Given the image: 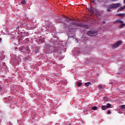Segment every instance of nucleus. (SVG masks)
<instances>
[{
	"mask_svg": "<svg viewBox=\"0 0 125 125\" xmlns=\"http://www.w3.org/2000/svg\"><path fill=\"white\" fill-rule=\"evenodd\" d=\"M65 19H66V21H70V20H71L68 19V18H67V17L65 18Z\"/></svg>",
	"mask_w": 125,
	"mask_h": 125,
	"instance_id": "obj_19",
	"label": "nucleus"
},
{
	"mask_svg": "<svg viewBox=\"0 0 125 125\" xmlns=\"http://www.w3.org/2000/svg\"><path fill=\"white\" fill-rule=\"evenodd\" d=\"M121 5H122V4L120 3L111 4L108 6V8L106 10V11L110 12L112 8H118V7H120Z\"/></svg>",
	"mask_w": 125,
	"mask_h": 125,
	"instance_id": "obj_2",
	"label": "nucleus"
},
{
	"mask_svg": "<svg viewBox=\"0 0 125 125\" xmlns=\"http://www.w3.org/2000/svg\"><path fill=\"white\" fill-rule=\"evenodd\" d=\"M35 53H37V52H39V47H36L34 50Z\"/></svg>",
	"mask_w": 125,
	"mask_h": 125,
	"instance_id": "obj_10",
	"label": "nucleus"
},
{
	"mask_svg": "<svg viewBox=\"0 0 125 125\" xmlns=\"http://www.w3.org/2000/svg\"><path fill=\"white\" fill-rule=\"evenodd\" d=\"M125 26V23H123V22L121 23V25L119 26V28H124Z\"/></svg>",
	"mask_w": 125,
	"mask_h": 125,
	"instance_id": "obj_9",
	"label": "nucleus"
},
{
	"mask_svg": "<svg viewBox=\"0 0 125 125\" xmlns=\"http://www.w3.org/2000/svg\"><path fill=\"white\" fill-rule=\"evenodd\" d=\"M107 114H111V111H110V110H108V111H107Z\"/></svg>",
	"mask_w": 125,
	"mask_h": 125,
	"instance_id": "obj_21",
	"label": "nucleus"
},
{
	"mask_svg": "<svg viewBox=\"0 0 125 125\" xmlns=\"http://www.w3.org/2000/svg\"><path fill=\"white\" fill-rule=\"evenodd\" d=\"M107 107L106 105H103L102 106V110H107Z\"/></svg>",
	"mask_w": 125,
	"mask_h": 125,
	"instance_id": "obj_7",
	"label": "nucleus"
},
{
	"mask_svg": "<svg viewBox=\"0 0 125 125\" xmlns=\"http://www.w3.org/2000/svg\"><path fill=\"white\" fill-rule=\"evenodd\" d=\"M121 109H125V104H122V105H121Z\"/></svg>",
	"mask_w": 125,
	"mask_h": 125,
	"instance_id": "obj_17",
	"label": "nucleus"
},
{
	"mask_svg": "<svg viewBox=\"0 0 125 125\" xmlns=\"http://www.w3.org/2000/svg\"><path fill=\"white\" fill-rule=\"evenodd\" d=\"M59 19H61V18H59Z\"/></svg>",
	"mask_w": 125,
	"mask_h": 125,
	"instance_id": "obj_28",
	"label": "nucleus"
},
{
	"mask_svg": "<svg viewBox=\"0 0 125 125\" xmlns=\"http://www.w3.org/2000/svg\"><path fill=\"white\" fill-rule=\"evenodd\" d=\"M120 44H122V41H119L117 42L115 44H113L112 46V48H117Z\"/></svg>",
	"mask_w": 125,
	"mask_h": 125,
	"instance_id": "obj_4",
	"label": "nucleus"
},
{
	"mask_svg": "<svg viewBox=\"0 0 125 125\" xmlns=\"http://www.w3.org/2000/svg\"><path fill=\"white\" fill-rule=\"evenodd\" d=\"M79 25L80 27H83V24H82V23H79Z\"/></svg>",
	"mask_w": 125,
	"mask_h": 125,
	"instance_id": "obj_20",
	"label": "nucleus"
},
{
	"mask_svg": "<svg viewBox=\"0 0 125 125\" xmlns=\"http://www.w3.org/2000/svg\"><path fill=\"white\" fill-rule=\"evenodd\" d=\"M90 2H92V3H96V0H90Z\"/></svg>",
	"mask_w": 125,
	"mask_h": 125,
	"instance_id": "obj_15",
	"label": "nucleus"
},
{
	"mask_svg": "<svg viewBox=\"0 0 125 125\" xmlns=\"http://www.w3.org/2000/svg\"><path fill=\"white\" fill-rule=\"evenodd\" d=\"M1 38H0V42H1Z\"/></svg>",
	"mask_w": 125,
	"mask_h": 125,
	"instance_id": "obj_26",
	"label": "nucleus"
},
{
	"mask_svg": "<svg viewBox=\"0 0 125 125\" xmlns=\"http://www.w3.org/2000/svg\"><path fill=\"white\" fill-rule=\"evenodd\" d=\"M124 3H125V0H124Z\"/></svg>",
	"mask_w": 125,
	"mask_h": 125,
	"instance_id": "obj_27",
	"label": "nucleus"
},
{
	"mask_svg": "<svg viewBox=\"0 0 125 125\" xmlns=\"http://www.w3.org/2000/svg\"><path fill=\"white\" fill-rule=\"evenodd\" d=\"M90 84H91L90 82H87V83H85V85L86 86H89V85H90Z\"/></svg>",
	"mask_w": 125,
	"mask_h": 125,
	"instance_id": "obj_13",
	"label": "nucleus"
},
{
	"mask_svg": "<svg viewBox=\"0 0 125 125\" xmlns=\"http://www.w3.org/2000/svg\"><path fill=\"white\" fill-rule=\"evenodd\" d=\"M102 23H103V24H105V23H106V22H105V21H103L102 22Z\"/></svg>",
	"mask_w": 125,
	"mask_h": 125,
	"instance_id": "obj_23",
	"label": "nucleus"
},
{
	"mask_svg": "<svg viewBox=\"0 0 125 125\" xmlns=\"http://www.w3.org/2000/svg\"><path fill=\"white\" fill-rule=\"evenodd\" d=\"M46 47L49 49L50 52H55L58 54L61 53V51L58 47H54L53 46H49V45H46Z\"/></svg>",
	"mask_w": 125,
	"mask_h": 125,
	"instance_id": "obj_1",
	"label": "nucleus"
},
{
	"mask_svg": "<svg viewBox=\"0 0 125 125\" xmlns=\"http://www.w3.org/2000/svg\"><path fill=\"white\" fill-rule=\"evenodd\" d=\"M1 90H2V88L0 86V92H1Z\"/></svg>",
	"mask_w": 125,
	"mask_h": 125,
	"instance_id": "obj_22",
	"label": "nucleus"
},
{
	"mask_svg": "<svg viewBox=\"0 0 125 125\" xmlns=\"http://www.w3.org/2000/svg\"><path fill=\"white\" fill-rule=\"evenodd\" d=\"M98 87L100 89H101V88H102V86L101 85H99L98 86Z\"/></svg>",
	"mask_w": 125,
	"mask_h": 125,
	"instance_id": "obj_18",
	"label": "nucleus"
},
{
	"mask_svg": "<svg viewBox=\"0 0 125 125\" xmlns=\"http://www.w3.org/2000/svg\"><path fill=\"white\" fill-rule=\"evenodd\" d=\"M78 54H80V51L77 52Z\"/></svg>",
	"mask_w": 125,
	"mask_h": 125,
	"instance_id": "obj_24",
	"label": "nucleus"
},
{
	"mask_svg": "<svg viewBox=\"0 0 125 125\" xmlns=\"http://www.w3.org/2000/svg\"><path fill=\"white\" fill-rule=\"evenodd\" d=\"M87 34L90 36V37H91L92 36H96L97 32L95 31H89L87 32Z\"/></svg>",
	"mask_w": 125,
	"mask_h": 125,
	"instance_id": "obj_3",
	"label": "nucleus"
},
{
	"mask_svg": "<svg viewBox=\"0 0 125 125\" xmlns=\"http://www.w3.org/2000/svg\"><path fill=\"white\" fill-rule=\"evenodd\" d=\"M39 42L41 43H42L44 42V37H40Z\"/></svg>",
	"mask_w": 125,
	"mask_h": 125,
	"instance_id": "obj_5",
	"label": "nucleus"
},
{
	"mask_svg": "<svg viewBox=\"0 0 125 125\" xmlns=\"http://www.w3.org/2000/svg\"><path fill=\"white\" fill-rule=\"evenodd\" d=\"M118 15L120 17H125V14L124 13H120L118 14Z\"/></svg>",
	"mask_w": 125,
	"mask_h": 125,
	"instance_id": "obj_8",
	"label": "nucleus"
},
{
	"mask_svg": "<svg viewBox=\"0 0 125 125\" xmlns=\"http://www.w3.org/2000/svg\"><path fill=\"white\" fill-rule=\"evenodd\" d=\"M115 23H116L117 24H120V23H124V21H121L120 20H117L115 21Z\"/></svg>",
	"mask_w": 125,
	"mask_h": 125,
	"instance_id": "obj_6",
	"label": "nucleus"
},
{
	"mask_svg": "<svg viewBox=\"0 0 125 125\" xmlns=\"http://www.w3.org/2000/svg\"><path fill=\"white\" fill-rule=\"evenodd\" d=\"M113 0V1H116V0Z\"/></svg>",
	"mask_w": 125,
	"mask_h": 125,
	"instance_id": "obj_25",
	"label": "nucleus"
},
{
	"mask_svg": "<svg viewBox=\"0 0 125 125\" xmlns=\"http://www.w3.org/2000/svg\"><path fill=\"white\" fill-rule=\"evenodd\" d=\"M21 3L22 4H25V3H26V1L25 0H22L21 1Z\"/></svg>",
	"mask_w": 125,
	"mask_h": 125,
	"instance_id": "obj_14",
	"label": "nucleus"
},
{
	"mask_svg": "<svg viewBox=\"0 0 125 125\" xmlns=\"http://www.w3.org/2000/svg\"><path fill=\"white\" fill-rule=\"evenodd\" d=\"M76 84L77 86H81V85H82V83L78 82H77Z\"/></svg>",
	"mask_w": 125,
	"mask_h": 125,
	"instance_id": "obj_11",
	"label": "nucleus"
},
{
	"mask_svg": "<svg viewBox=\"0 0 125 125\" xmlns=\"http://www.w3.org/2000/svg\"><path fill=\"white\" fill-rule=\"evenodd\" d=\"M92 110H93L94 111H96L97 110V106H93L91 107Z\"/></svg>",
	"mask_w": 125,
	"mask_h": 125,
	"instance_id": "obj_12",
	"label": "nucleus"
},
{
	"mask_svg": "<svg viewBox=\"0 0 125 125\" xmlns=\"http://www.w3.org/2000/svg\"><path fill=\"white\" fill-rule=\"evenodd\" d=\"M106 106V107H107V109H108V108H110V107H111V104H107Z\"/></svg>",
	"mask_w": 125,
	"mask_h": 125,
	"instance_id": "obj_16",
	"label": "nucleus"
}]
</instances>
